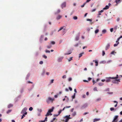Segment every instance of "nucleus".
Here are the masks:
<instances>
[{
  "label": "nucleus",
  "instance_id": "nucleus-1",
  "mask_svg": "<svg viewBox=\"0 0 122 122\" xmlns=\"http://www.w3.org/2000/svg\"><path fill=\"white\" fill-rule=\"evenodd\" d=\"M55 100V99L53 98H51L50 97H49L48 98L46 99V101L48 104H49L51 102L53 103V101Z\"/></svg>",
  "mask_w": 122,
  "mask_h": 122
},
{
  "label": "nucleus",
  "instance_id": "nucleus-2",
  "mask_svg": "<svg viewBox=\"0 0 122 122\" xmlns=\"http://www.w3.org/2000/svg\"><path fill=\"white\" fill-rule=\"evenodd\" d=\"M112 80V82L113 83H116L118 84V82H120V79H111Z\"/></svg>",
  "mask_w": 122,
  "mask_h": 122
},
{
  "label": "nucleus",
  "instance_id": "nucleus-3",
  "mask_svg": "<svg viewBox=\"0 0 122 122\" xmlns=\"http://www.w3.org/2000/svg\"><path fill=\"white\" fill-rule=\"evenodd\" d=\"M63 58L64 57L63 56L59 57L57 59V61L58 62H61L62 61Z\"/></svg>",
  "mask_w": 122,
  "mask_h": 122
},
{
  "label": "nucleus",
  "instance_id": "nucleus-4",
  "mask_svg": "<svg viewBox=\"0 0 122 122\" xmlns=\"http://www.w3.org/2000/svg\"><path fill=\"white\" fill-rule=\"evenodd\" d=\"M70 116V115H66L64 117V118L65 119V121L68 122L69 120V119H71L72 118V117H69Z\"/></svg>",
  "mask_w": 122,
  "mask_h": 122
},
{
  "label": "nucleus",
  "instance_id": "nucleus-5",
  "mask_svg": "<svg viewBox=\"0 0 122 122\" xmlns=\"http://www.w3.org/2000/svg\"><path fill=\"white\" fill-rule=\"evenodd\" d=\"M88 106V104L87 103H86L84 104H83L82 106L81 107V109H83L84 108H85L86 107Z\"/></svg>",
  "mask_w": 122,
  "mask_h": 122
},
{
  "label": "nucleus",
  "instance_id": "nucleus-6",
  "mask_svg": "<svg viewBox=\"0 0 122 122\" xmlns=\"http://www.w3.org/2000/svg\"><path fill=\"white\" fill-rule=\"evenodd\" d=\"M110 43H107L106 46L105 50H107L110 48Z\"/></svg>",
  "mask_w": 122,
  "mask_h": 122
},
{
  "label": "nucleus",
  "instance_id": "nucleus-7",
  "mask_svg": "<svg viewBox=\"0 0 122 122\" xmlns=\"http://www.w3.org/2000/svg\"><path fill=\"white\" fill-rule=\"evenodd\" d=\"M118 116L117 115L115 116L114 117V119L113 120V122H117L118 119Z\"/></svg>",
  "mask_w": 122,
  "mask_h": 122
},
{
  "label": "nucleus",
  "instance_id": "nucleus-8",
  "mask_svg": "<svg viewBox=\"0 0 122 122\" xmlns=\"http://www.w3.org/2000/svg\"><path fill=\"white\" fill-rule=\"evenodd\" d=\"M27 109V108L26 107H25L22 110V111L21 112V114H23L24 113L26 112V111Z\"/></svg>",
  "mask_w": 122,
  "mask_h": 122
},
{
  "label": "nucleus",
  "instance_id": "nucleus-9",
  "mask_svg": "<svg viewBox=\"0 0 122 122\" xmlns=\"http://www.w3.org/2000/svg\"><path fill=\"white\" fill-rule=\"evenodd\" d=\"M66 3L65 2H64L61 5V7L62 8H63V7H66Z\"/></svg>",
  "mask_w": 122,
  "mask_h": 122
},
{
  "label": "nucleus",
  "instance_id": "nucleus-10",
  "mask_svg": "<svg viewBox=\"0 0 122 122\" xmlns=\"http://www.w3.org/2000/svg\"><path fill=\"white\" fill-rule=\"evenodd\" d=\"M79 38V34H78L77 35L75 38V40L76 41H78Z\"/></svg>",
  "mask_w": 122,
  "mask_h": 122
},
{
  "label": "nucleus",
  "instance_id": "nucleus-11",
  "mask_svg": "<svg viewBox=\"0 0 122 122\" xmlns=\"http://www.w3.org/2000/svg\"><path fill=\"white\" fill-rule=\"evenodd\" d=\"M52 115V114H51V112H50L49 111H48L46 114V115L45 116L46 117H47L50 115L51 116Z\"/></svg>",
  "mask_w": 122,
  "mask_h": 122
},
{
  "label": "nucleus",
  "instance_id": "nucleus-12",
  "mask_svg": "<svg viewBox=\"0 0 122 122\" xmlns=\"http://www.w3.org/2000/svg\"><path fill=\"white\" fill-rule=\"evenodd\" d=\"M111 77H109L107 78V79L106 80V82H110L111 81Z\"/></svg>",
  "mask_w": 122,
  "mask_h": 122
},
{
  "label": "nucleus",
  "instance_id": "nucleus-13",
  "mask_svg": "<svg viewBox=\"0 0 122 122\" xmlns=\"http://www.w3.org/2000/svg\"><path fill=\"white\" fill-rule=\"evenodd\" d=\"M93 62H95V63H96L95 66H97L98 65V61L97 60H93Z\"/></svg>",
  "mask_w": 122,
  "mask_h": 122
},
{
  "label": "nucleus",
  "instance_id": "nucleus-14",
  "mask_svg": "<svg viewBox=\"0 0 122 122\" xmlns=\"http://www.w3.org/2000/svg\"><path fill=\"white\" fill-rule=\"evenodd\" d=\"M54 109V107H52L51 109H49L48 111H49L51 113L53 111Z\"/></svg>",
  "mask_w": 122,
  "mask_h": 122
},
{
  "label": "nucleus",
  "instance_id": "nucleus-15",
  "mask_svg": "<svg viewBox=\"0 0 122 122\" xmlns=\"http://www.w3.org/2000/svg\"><path fill=\"white\" fill-rule=\"evenodd\" d=\"M45 72H46V71H45V70L44 69H43V71H42V72L41 73V75L42 76H44L45 75Z\"/></svg>",
  "mask_w": 122,
  "mask_h": 122
},
{
  "label": "nucleus",
  "instance_id": "nucleus-16",
  "mask_svg": "<svg viewBox=\"0 0 122 122\" xmlns=\"http://www.w3.org/2000/svg\"><path fill=\"white\" fill-rule=\"evenodd\" d=\"M116 43L114 44V46L115 47L117 46L119 43V42L117 41H116Z\"/></svg>",
  "mask_w": 122,
  "mask_h": 122
},
{
  "label": "nucleus",
  "instance_id": "nucleus-17",
  "mask_svg": "<svg viewBox=\"0 0 122 122\" xmlns=\"http://www.w3.org/2000/svg\"><path fill=\"white\" fill-rule=\"evenodd\" d=\"M109 6H108V5H106L105 7H104L103 8V10H107L109 8Z\"/></svg>",
  "mask_w": 122,
  "mask_h": 122
},
{
  "label": "nucleus",
  "instance_id": "nucleus-18",
  "mask_svg": "<svg viewBox=\"0 0 122 122\" xmlns=\"http://www.w3.org/2000/svg\"><path fill=\"white\" fill-rule=\"evenodd\" d=\"M121 0H116L115 1V2L116 3H117V4H119L121 3Z\"/></svg>",
  "mask_w": 122,
  "mask_h": 122
},
{
  "label": "nucleus",
  "instance_id": "nucleus-19",
  "mask_svg": "<svg viewBox=\"0 0 122 122\" xmlns=\"http://www.w3.org/2000/svg\"><path fill=\"white\" fill-rule=\"evenodd\" d=\"M76 111H74L73 113H72L71 115L73 117L75 116L76 115Z\"/></svg>",
  "mask_w": 122,
  "mask_h": 122
},
{
  "label": "nucleus",
  "instance_id": "nucleus-20",
  "mask_svg": "<svg viewBox=\"0 0 122 122\" xmlns=\"http://www.w3.org/2000/svg\"><path fill=\"white\" fill-rule=\"evenodd\" d=\"M102 33L104 34H105L107 32V30L106 29H103L102 31Z\"/></svg>",
  "mask_w": 122,
  "mask_h": 122
},
{
  "label": "nucleus",
  "instance_id": "nucleus-21",
  "mask_svg": "<svg viewBox=\"0 0 122 122\" xmlns=\"http://www.w3.org/2000/svg\"><path fill=\"white\" fill-rule=\"evenodd\" d=\"M101 120L100 118H95L93 120L95 122L99 121Z\"/></svg>",
  "mask_w": 122,
  "mask_h": 122
},
{
  "label": "nucleus",
  "instance_id": "nucleus-22",
  "mask_svg": "<svg viewBox=\"0 0 122 122\" xmlns=\"http://www.w3.org/2000/svg\"><path fill=\"white\" fill-rule=\"evenodd\" d=\"M27 112H26L25 113H24L23 115V116H22L21 117V119H23V118L24 117H25V115H26L27 114Z\"/></svg>",
  "mask_w": 122,
  "mask_h": 122
},
{
  "label": "nucleus",
  "instance_id": "nucleus-23",
  "mask_svg": "<svg viewBox=\"0 0 122 122\" xmlns=\"http://www.w3.org/2000/svg\"><path fill=\"white\" fill-rule=\"evenodd\" d=\"M62 17V16L60 15H59L57 17L56 19L57 20H59Z\"/></svg>",
  "mask_w": 122,
  "mask_h": 122
},
{
  "label": "nucleus",
  "instance_id": "nucleus-24",
  "mask_svg": "<svg viewBox=\"0 0 122 122\" xmlns=\"http://www.w3.org/2000/svg\"><path fill=\"white\" fill-rule=\"evenodd\" d=\"M84 52H82L80 53V54H79V57L80 58L81 56H82V55L83 54H84Z\"/></svg>",
  "mask_w": 122,
  "mask_h": 122
},
{
  "label": "nucleus",
  "instance_id": "nucleus-25",
  "mask_svg": "<svg viewBox=\"0 0 122 122\" xmlns=\"http://www.w3.org/2000/svg\"><path fill=\"white\" fill-rule=\"evenodd\" d=\"M71 51H69V53H65L64 54V55H69V54H71Z\"/></svg>",
  "mask_w": 122,
  "mask_h": 122
},
{
  "label": "nucleus",
  "instance_id": "nucleus-26",
  "mask_svg": "<svg viewBox=\"0 0 122 122\" xmlns=\"http://www.w3.org/2000/svg\"><path fill=\"white\" fill-rule=\"evenodd\" d=\"M99 31V30L98 29L96 30L95 31V34H97L98 33Z\"/></svg>",
  "mask_w": 122,
  "mask_h": 122
},
{
  "label": "nucleus",
  "instance_id": "nucleus-27",
  "mask_svg": "<svg viewBox=\"0 0 122 122\" xmlns=\"http://www.w3.org/2000/svg\"><path fill=\"white\" fill-rule=\"evenodd\" d=\"M30 74L29 73L28 74L26 78V80H27L28 79V77L30 76Z\"/></svg>",
  "mask_w": 122,
  "mask_h": 122
},
{
  "label": "nucleus",
  "instance_id": "nucleus-28",
  "mask_svg": "<svg viewBox=\"0 0 122 122\" xmlns=\"http://www.w3.org/2000/svg\"><path fill=\"white\" fill-rule=\"evenodd\" d=\"M52 45H49L47 46L46 47L48 49H49L52 47Z\"/></svg>",
  "mask_w": 122,
  "mask_h": 122
},
{
  "label": "nucleus",
  "instance_id": "nucleus-29",
  "mask_svg": "<svg viewBox=\"0 0 122 122\" xmlns=\"http://www.w3.org/2000/svg\"><path fill=\"white\" fill-rule=\"evenodd\" d=\"M13 106V105L12 104H10L8 106V108H10V107H12Z\"/></svg>",
  "mask_w": 122,
  "mask_h": 122
},
{
  "label": "nucleus",
  "instance_id": "nucleus-30",
  "mask_svg": "<svg viewBox=\"0 0 122 122\" xmlns=\"http://www.w3.org/2000/svg\"><path fill=\"white\" fill-rule=\"evenodd\" d=\"M37 110L39 112H42V110L41 109H38Z\"/></svg>",
  "mask_w": 122,
  "mask_h": 122
},
{
  "label": "nucleus",
  "instance_id": "nucleus-31",
  "mask_svg": "<svg viewBox=\"0 0 122 122\" xmlns=\"http://www.w3.org/2000/svg\"><path fill=\"white\" fill-rule=\"evenodd\" d=\"M118 78V75L117 74V75H116V77H112V78H111V79H117V78Z\"/></svg>",
  "mask_w": 122,
  "mask_h": 122
},
{
  "label": "nucleus",
  "instance_id": "nucleus-32",
  "mask_svg": "<svg viewBox=\"0 0 122 122\" xmlns=\"http://www.w3.org/2000/svg\"><path fill=\"white\" fill-rule=\"evenodd\" d=\"M79 44L78 43H77L76 44L74 45V46L76 47H77L78 46Z\"/></svg>",
  "mask_w": 122,
  "mask_h": 122
},
{
  "label": "nucleus",
  "instance_id": "nucleus-33",
  "mask_svg": "<svg viewBox=\"0 0 122 122\" xmlns=\"http://www.w3.org/2000/svg\"><path fill=\"white\" fill-rule=\"evenodd\" d=\"M99 85L100 86H102L104 84V83L102 82H100L98 83Z\"/></svg>",
  "mask_w": 122,
  "mask_h": 122
},
{
  "label": "nucleus",
  "instance_id": "nucleus-34",
  "mask_svg": "<svg viewBox=\"0 0 122 122\" xmlns=\"http://www.w3.org/2000/svg\"><path fill=\"white\" fill-rule=\"evenodd\" d=\"M101 100V98H97L96 100V101L97 102H98V101H100Z\"/></svg>",
  "mask_w": 122,
  "mask_h": 122
},
{
  "label": "nucleus",
  "instance_id": "nucleus-35",
  "mask_svg": "<svg viewBox=\"0 0 122 122\" xmlns=\"http://www.w3.org/2000/svg\"><path fill=\"white\" fill-rule=\"evenodd\" d=\"M60 9H58L57 11V12L55 13V14H57L59 13H60Z\"/></svg>",
  "mask_w": 122,
  "mask_h": 122
},
{
  "label": "nucleus",
  "instance_id": "nucleus-36",
  "mask_svg": "<svg viewBox=\"0 0 122 122\" xmlns=\"http://www.w3.org/2000/svg\"><path fill=\"white\" fill-rule=\"evenodd\" d=\"M51 44L52 45H54L55 44V41H51Z\"/></svg>",
  "mask_w": 122,
  "mask_h": 122
},
{
  "label": "nucleus",
  "instance_id": "nucleus-37",
  "mask_svg": "<svg viewBox=\"0 0 122 122\" xmlns=\"http://www.w3.org/2000/svg\"><path fill=\"white\" fill-rule=\"evenodd\" d=\"M43 37H44V35H42L41 36V37L40 38V41L41 42V39L43 38Z\"/></svg>",
  "mask_w": 122,
  "mask_h": 122
},
{
  "label": "nucleus",
  "instance_id": "nucleus-38",
  "mask_svg": "<svg viewBox=\"0 0 122 122\" xmlns=\"http://www.w3.org/2000/svg\"><path fill=\"white\" fill-rule=\"evenodd\" d=\"M12 110H9L7 112V114H9V113Z\"/></svg>",
  "mask_w": 122,
  "mask_h": 122
},
{
  "label": "nucleus",
  "instance_id": "nucleus-39",
  "mask_svg": "<svg viewBox=\"0 0 122 122\" xmlns=\"http://www.w3.org/2000/svg\"><path fill=\"white\" fill-rule=\"evenodd\" d=\"M73 18L74 20H76L77 19V17L76 16H74L73 17Z\"/></svg>",
  "mask_w": 122,
  "mask_h": 122
},
{
  "label": "nucleus",
  "instance_id": "nucleus-40",
  "mask_svg": "<svg viewBox=\"0 0 122 122\" xmlns=\"http://www.w3.org/2000/svg\"><path fill=\"white\" fill-rule=\"evenodd\" d=\"M86 20L88 21H90V22H91L92 21V19H87Z\"/></svg>",
  "mask_w": 122,
  "mask_h": 122
},
{
  "label": "nucleus",
  "instance_id": "nucleus-41",
  "mask_svg": "<svg viewBox=\"0 0 122 122\" xmlns=\"http://www.w3.org/2000/svg\"><path fill=\"white\" fill-rule=\"evenodd\" d=\"M63 28V27H62L61 28H60L59 30H58V32H59V31L61 30Z\"/></svg>",
  "mask_w": 122,
  "mask_h": 122
},
{
  "label": "nucleus",
  "instance_id": "nucleus-42",
  "mask_svg": "<svg viewBox=\"0 0 122 122\" xmlns=\"http://www.w3.org/2000/svg\"><path fill=\"white\" fill-rule=\"evenodd\" d=\"M86 4V3H84L83 5H81V7L82 8V7H84L85 5Z\"/></svg>",
  "mask_w": 122,
  "mask_h": 122
},
{
  "label": "nucleus",
  "instance_id": "nucleus-43",
  "mask_svg": "<svg viewBox=\"0 0 122 122\" xmlns=\"http://www.w3.org/2000/svg\"><path fill=\"white\" fill-rule=\"evenodd\" d=\"M62 111V110H60L58 112V114L59 115L61 113Z\"/></svg>",
  "mask_w": 122,
  "mask_h": 122
},
{
  "label": "nucleus",
  "instance_id": "nucleus-44",
  "mask_svg": "<svg viewBox=\"0 0 122 122\" xmlns=\"http://www.w3.org/2000/svg\"><path fill=\"white\" fill-rule=\"evenodd\" d=\"M45 52L46 53H49L50 52V51L49 50H46L45 51Z\"/></svg>",
  "mask_w": 122,
  "mask_h": 122
},
{
  "label": "nucleus",
  "instance_id": "nucleus-45",
  "mask_svg": "<svg viewBox=\"0 0 122 122\" xmlns=\"http://www.w3.org/2000/svg\"><path fill=\"white\" fill-rule=\"evenodd\" d=\"M66 75H64L62 76V78L63 79H65L66 78Z\"/></svg>",
  "mask_w": 122,
  "mask_h": 122
},
{
  "label": "nucleus",
  "instance_id": "nucleus-46",
  "mask_svg": "<svg viewBox=\"0 0 122 122\" xmlns=\"http://www.w3.org/2000/svg\"><path fill=\"white\" fill-rule=\"evenodd\" d=\"M72 57H70L69 59H68V61H71V60H72Z\"/></svg>",
  "mask_w": 122,
  "mask_h": 122
},
{
  "label": "nucleus",
  "instance_id": "nucleus-47",
  "mask_svg": "<svg viewBox=\"0 0 122 122\" xmlns=\"http://www.w3.org/2000/svg\"><path fill=\"white\" fill-rule=\"evenodd\" d=\"M94 91H97V88L96 87H95L94 88Z\"/></svg>",
  "mask_w": 122,
  "mask_h": 122
},
{
  "label": "nucleus",
  "instance_id": "nucleus-48",
  "mask_svg": "<svg viewBox=\"0 0 122 122\" xmlns=\"http://www.w3.org/2000/svg\"><path fill=\"white\" fill-rule=\"evenodd\" d=\"M33 109V108L32 107H30L29 109V110L30 111H32Z\"/></svg>",
  "mask_w": 122,
  "mask_h": 122
},
{
  "label": "nucleus",
  "instance_id": "nucleus-49",
  "mask_svg": "<svg viewBox=\"0 0 122 122\" xmlns=\"http://www.w3.org/2000/svg\"><path fill=\"white\" fill-rule=\"evenodd\" d=\"M54 81V79H51V81L50 83L51 84H52V83H53Z\"/></svg>",
  "mask_w": 122,
  "mask_h": 122
},
{
  "label": "nucleus",
  "instance_id": "nucleus-50",
  "mask_svg": "<svg viewBox=\"0 0 122 122\" xmlns=\"http://www.w3.org/2000/svg\"><path fill=\"white\" fill-rule=\"evenodd\" d=\"M72 80V78L71 77H70L68 79V81H71Z\"/></svg>",
  "mask_w": 122,
  "mask_h": 122
},
{
  "label": "nucleus",
  "instance_id": "nucleus-51",
  "mask_svg": "<svg viewBox=\"0 0 122 122\" xmlns=\"http://www.w3.org/2000/svg\"><path fill=\"white\" fill-rule=\"evenodd\" d=\"M43 57H44L45 59H46L47 58V56L45 55H43Z\"/></svg>",
  "mask_w": 122,
  "mask_h": 122
},
{
  "label": "nucleus",
  "instance_id": "nucleus-52",
  "mask_svg": "<svg viewBox=\"0 0 122 122\" xmlns=\"http://www.w3.org/2000/svg\"><path fill=\"white\" fill-rule=\"evenodd\" d=\"M114 110V108L113 107H112L110 108V110L111 111H112Z\"/></svg>",
  "mask_w": 122,
  "mask_h": 122
},
{
  "label": "nucleus",
  "instance_id": "nucleus-53",
  "mask_svg": "<svg viewBox=\"0 0 122 122\" xmlns=\"http://www.w3.org/2000/svg\"><path fill=\"white\" fill-rule=\"evenodd\" d=\"M75 96L73 95L72 97V101H73V99L75 98Z\"/></svg>",
  "mask_w": 122,
  "mask_h": 122
},
{
  "label": "nucleus",
  "instance_id": "nucleus-54",
  "mask_svg": "<svg viewBox=\"0 0 122 122\" xmlns=\"http://www.w3.org/2000/svg\"><path fill=\"white\" fill-rule=\"evenodd\" d=\"M102 55L103 56L104 55H105V51H102Z\"/></svg>",
  "mask_w": 122,
  "mask_h": 122
},
{
  "label": "nucleus",
  "instance_id": "nucleus-55",
  "mask_svg": "<svg viewBox=\"0 0 122 122\" xmlns=\"http://www.w3.org/2000/svg\"><path fill=\"white\" fill-rule=\"evenodd\" d=\"M37 115L38 116H41V112H38L37 114Z\"/></svg>",
  "mask_w": 122,
  "mask_h": 122
},
{
  "label": "nucleus",
  "instance_id": "nucleus-56",
  "mask_svg": "<svg viewBox=\"0 0 122 122\" xmlns=\"http://www.w3.org/2000/svg\"><path fill=\"white\" fill-rule=\"evenodd\" d=\"M43 63V62L42 61H40L39 62V64H42Z\"/></svg>",
  "mask_w": 122,
  "mask_h": 122
},
{
  "label": "nucleus",
  "instance_id": "nucleus-57",
  "mask_svg": "<svg viewBox=\"0 0 122 122\" xmlns=\"http://www.w3.org/2000/svg\"><path fill=\"white\" fill-rule=\"evenodd\" d=\"M113 28H111L110 29V31L111 32H112L113 31Z\"/></svg>",
  "mask_w": 122,
  "mask_h": 122
},
{
  "label": "nucleus",
  "instance_id": "nucleus-58",
  "mask_svg": "<svg viewBox=\"0 0 122 122\" xmlns=\"http://www.w3.org/2000/svg\"><path fill=\"white\" fill-rule=\"evenodd\" d=\"M104 10H103H103H102L101 11H99L98 12H100V13H102V12H103Z\"/></svg>",
  "mask_w": 122,
  "mask_h": 122
},
{
  "label": "nucleus",
  "instance_id": "nucleus-59",
  "mask_svg": "<svg viewBox=\"0 0 122 122\" xmlns=\"http://www.w3.org/2000/svg\"><path fill=\"white\" fill-rule=\"evenodd\" d=\"M96 10V9H93L92 10V12H94Z\"/></svg>",
  "mask_w": 122,
  "mask_h": 122
},
{
  "label": "nucleus",
  "instance_id": "nucleus-60",
  "mask_svg": "<svg viewBox=\"0 0 122 122\" xmlns=\"http://www.w3.org/2000/svg\"><path fill=\"white\" fill-rule=\"evenodd\" d=\"M91 0H86V2L85 3H87L89 2Z\"/></svg>",
  "mask_w": 122,
  "mask_h": 122
},
{
  "label": "nucleus",
  "instance_id": "nucleus-61",
  "mask_svg": "<svg viewBox=\"0 0 122 122\" xmlns=\"http://www.w3.org/2000/svg\"><path fill=\"white\" fill-rule=\"evenodd\" d=\"M47 117H46L45 118V120H44V121L45 122V121H47Z\"/></svg>",
  "mask_w": 122,
  "mask_h": 122
},
{
  "label": "nucleus",
  "instance_id": "nucleus-62",
  "mask_svg": "<svg viewBox=\"0 0 122 122\" xmlns=\"http://www.w3.org/2000/svg\"><path fill=\"white\" fill-rule=\"evenodd\" d=\"M82 98H85L86 97V96L85 95H83L82 96Z\"/></svg>",
  "mask_w": 122,
  "mask_h": 122
},
{
  "label": "nucleus",
  "instance_id": "nucleus-63",
  "mask_svg": "<svg viewBox=\"0 0 122 122\" xmlns=\"http://www.w3.org/2000/svg\"><path fill=\"white\" fill-rule=\"evenodd\" d=\"M27 82L28 83H32V84L33 83V82H31L30 81H27Z\"/></svg>",
  "mask_w": 122,
  "mask_h": 122
},
{
  "label": "nucleus",
  "instance_id": "nucleus-64",
  "mask_svg": "<svg viewBox=\"0 0 122 122\" xmlns=\"http://www.w3.org/2000/svg\"><path fill=\"white\" fill-rule=\"evenodd\" d=\"M92 82L93 83V84H94L96 82L94 80H93L92 81Z\"/></svg>",
  "mask_w": 122,
  "mask_h": 122
}]
</instances>
